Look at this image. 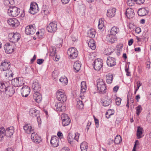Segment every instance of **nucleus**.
I'll list each match as a JSON object with an SVG mask.
<instances>
[{
  "mask_svg": "<svg viewBox=\"0 0 151 151\" xmlns=\"http://www.w3.org/2000/svg\"><path fill=\"white\" fill-rule=\"evenodd\" d=\"M81 94L83 93L86 92L87 87L86 83L85 81H82L81 82Z\"/></svg>",
  "mask_w": 151,
  "mask_h": 151,
  "instance_id": "7c9ffc66",
  "label": "nucleus"
},
{
  "mask_svg": "<svg viewBox=\"0 0 151 151\" xmlns=\"http://www.w3.org/2000/svg\"><path fill=\"white\" fill-rule=\"evenodd\" d=\"M23 129L25 132L28 134H32L34 131V129L32 128L31 124H26L23 126Z\"/></svg>",
  "mask_w": 151,
  "mask_h": 151,
  "instance_id": "4468645a",
  "label": "nucleus"
},
{
  "mask_svg": "<svg viewBox=\"0 0 151 151\" xmlns=\"http://www.w3.org/2000/svg\"><path fill=\"white\" fill-rule=\"evenodd\" d=\"M126 14L129 18H132L134 14V10L131 8L127 9L126 11Z\"/></svg>",
  "mask_w": 151,
  "mask_h": 151,
  "instance_id": "5701e85b",
  "label": "nucleus"
},
{
  "mask_svg": "<svg viewBox=\"0 0 151 151\" xmlns=\"http://www.w3.org/2000/svg\"><path fill=\"white\" fill-rule=\"evenodd\" d=\"M31 138L33 142L37 143H39L41 141L40 137L34 132L32 134Z\"/></svg>",
  "mask_w": 151,
  "mask_h": 151,
  "instance_id": "a211bd4d",
  "label": "nucleus"
},
{
  "mask_svg": "<svg viewBox=\"0 0 151 151\" xmlns=\"http://www.w3.org/2000/svg\"><path fill=\"white\" fill-rule=\"evenodd\" d=\"M104 19H99L98 27L99 29H101L104 26Z\"/></svg>",
  "mask_w": 151,
  "mask_h": 151,
  "instance_id": "79ce46f5",
  "label": "nucleus"
},
{
  "mask_svg": "<svg viewBox=\"0 0 151 151\" xmlns=\"http://www.w3.org/2000/svg\"><path fill=\"white\" fill-rule=\"evenodd\" d=\"M81 64L79 61H76L74 63L73 68L75 70V71L77 72L80 69L81 66Z\"/></svg>",
  "mask_w": 151,
  "mask_h": 151,
  "instance_id": "bb28decb",
  "label": "nucleus"
},
{
  "mask_svg": "<svg viewBox=\"0 0 151 151\" xmlns=\"http://www.w3.org/2000/svg\"><path fill=\"white\" fill-rule=\"evenodd\" d=\"M142 129L140 127H138L137 131V136L138 139L142 137L141 135L142 134Z\"/></svg>",
  "mask_w": 151,
  "mask_h": 151,
  "instance_id": "ea45409f",
  "label": "nucleus"
},
{
  "mask_svg": "<svg viewBox=\"0 0 151 151\" xmlns=\"http://www.w3.org/2000/svg\"><path fill=\"white\" fill-rule=\"evenodd\" d=\"M97 87L99 93H103L106 92V86L102 79L99 78L97 81Z\"/></svg>",
  "mask_w": 151,
  "mask_h": 151,
  "instance_id": "f257e3e1",
  "label": "nucleus"
},
{
  "mask_svg": "<svg viewBox=\"0 0 151 151\" xmlns=\"http://www.w3.org/2000/svg\"><path fill=\"white\" fill-rule=\"evenodd\" d=\"M137 88H136V91H137V90L139 89V87L141 86L142 85V83H141L139 81H138L137 82Z\"/></svg>",
  "mask_w": 151,
  "mask_h": 151,
  "instance_id": "bf43d9fd",
  "label": "nucleus"
},
{
  "mask_svg": "<svg viewBox=\"0 0 151 151\" xmlns=\"http://www.w3.org/2000/svg\"><path fill=\"white\" fill-rule=\"evenodd\" d=\"M87 143L85 142H82L80 148L81 151H87Z\"/></svg>",
  "mask_w": 151,
  "mask_h": 151,
  "instance_id": "f704fd0d",
  "label": "nucleus"
},
{
  "mask_svg": "<svg viewBox=\"0 0 151 151\" xmlns=\"http://www.w3.org/2000/svg\"><path fill=\"white\" fill-rule=\"evenodd\" d=\"M121 99L120 98H117L116 99V103L117 105H119L120 104L121 102Z\"/></svg>",
  "mask_w": 151,
  "mask_h": 151,
  "instance_id": "5fc2aeb1",
  "label": "nucleus"
},
{
  "mask_svg": "<svg viewBox=\"0 0 151 151\" xmlns=\"http://www.w3.org/2000/svg\"><path fill=\"white\" fill-rule=\"evenodd\" d=\"M19 8L16 6L10 7L8 10V14L9 16L16 17L18 16L20 12Z\"/></svg>",
  "mask_w": 151,
  "mask_h": 151,
  "instance_id": "f03ea898",
  "label": "nucleus"
},
{
  "mask_svg": "<svg viewBox=\"0 0 151 151\" xmlns=\"http://www.w3.org/2000/svg\"><path fill=\"white\" fill-rule=\"evenodd\" d=\"M134 0H127V4L129 6H132L134 5Z\"/></svg>",
  "mask_w": 151,
  "mask_h": 151,
  "instance_id": "603ef678",
  "label": "nucleus"
},
{
  "mask_svg": "<svg viewBox=\"0 0 151 151\" xmlns=\"http://www.w3.org/2000/svg\"><path fill=\"white\" fill-rule=\"evenodd\" d=\"M60 82L62 83L63 84H66L68 83V80L67 78L64 77L60 78L59 79Z\"/></svg>",
  "mask_w": 151,
  "mask_h": 151,
  "instance_id": "a18cd8bd",
  "label": "nucleus"
},
{
  "mask_svg": "<svg viewBox=\"0 0 151 151\" xmlns=\"http://www.w3.org/2000/svg\"><path fill=\"white\" fill-rule=\"evenodd\" d=\"M21 91L22 96L27 97L29 94L30 92V88L27 86H25L22 88Z\"/></svg>",
  "mask_w": 151,
  "mask_h": 151,
  "instance_id": "9b49d317",
  "label": "nucleus"
},
{
  "mask_svg": "<svg viewBox=\"0 0 151 151\" xmlns=\"http://www.w3.org/2000/svg\"><path fill=\"white\" fill-rule=\"evenodd\" d=\"M14 132L13 127H10L5 130V135L8 137L12 135Z\"/></svg>",
  "mask_w": 151,
  "mask_h": 151,
  "instance_id": "393cba45",
  "label": "nucleus"
},
{
  "mask_svg": "<svg viewBox=\"0 0 151 151\" xmlns=\"http://www.w3.org/2000/svg\"><path fill=\"white\" fill-rule=\"evenodd\" d=\"M139 144V142L138 140H136L135 142V144L134 145V146L132 149V151H136V147L137 145H138Z\"/></svg>",
  "mask_w": 151,
  "mask_h": 151,
  "instance_id": "4d7b16f0",
  "label": "nucleus"
},
{
  "mask_svg": "<svg viewBox=\"0 0 151 151\" xmlns=\"http://www.w3.org/2000/svg\"><path fill=\"white\" fill-rule=\"evenodd\" d=\"M63 104L60 102L59 103H57L55 104V106L56 107L57 110V111H60V109L62 106V105Z\"/></svg>",
  "mask_w": 151,
  "mask_h": 151,
  "instance_id": "3c124183",
  "label": "nucleus"
},
{
  "mask_svg": "<svg viewBox=\"0 0 151 151\" xmlns=\"http://www.w3.org/2000/svg\"><path fill=\"white\" fill-rule=\"evenodd\" d=\"M39 11V8L36 2L31 3L29 11V12L32 14H34L37 13Z\"/></svg>",
  "mask_w": 151,
  "mask_h": 151,
  "instance_id": "6e6552de",
  "label": "nucleus"
},
{
  "mask_svg": "<svg viewBox=\"0 0 151 151\" xmlns=\"http://www.w3.org/2000/svg\"><path fill=\"white\" fill-rule=\"evenodd\" d=\"M47 29L49 32H55L57 29V22H54L50 23L47 27Z\"/></svg>",
  "mask_w": 151,
  "mask_h": 151,
  "instance_id": "1a4fd4ad",
  "label": "nucleus"
},
{
  "mask_svg": "<svg viewBox=\"0 0 151 151\" xmlns=\"http://www.w3.org/2000/svg\"><path fill=\"white\" fill-rule=\"evenodd\" d=\"M5 135V130L4 127L0 128V141H1Z\"/></svg>",
  "mask_w": 151,
  "mask_h": 151,
  "instance_id": "2f4dec72",
  "label": "nucleus"
},
{
  "mask_svg": "<svg viewBox=\"0 0 151 151\" xmlns=\"http://www.w3.org/2000/svg\"><path fill=\"white\" fill-rule=\"evenodd\" d=\"M88 46L92 50H94L96 48L95 42L94 40L90 39L88 43Z\"/></svg>",
  "mask_w": 151,
  "mask_h": 151,
  "instance_id": "cd10ccee",
  "label": "nucleus"
},
{
  "mask_svg": "<svg viewBox=\"0 0 151 151\" xmlns=\"http://www.w3.org/2000/svg\"><path fill=\"white\" fill-rule=\"evenodd\" d=\"M114 50L113 49H111V48H108L105 50L104 52L105 55H110L113 52Z\"/></svg>",
  "mask_w": 151,
  "mask_h": 151,
  "instance_id": "c03bdc74",
  "label": "nucleus"
},
{
  "mask_svg": "<svg viewBox=\"0 0 151 151\" xmlns=\"http://www.w3.org/2000/svg\"><path fill=\"white\" fill-rule=\"evenodd\" d=\"M35 32V27L32 25L27 26L25 28V32L27 35H33Z\"/></svg>",
  "mask_w": 151,
  "mask_h": 151,
  "instance_id": "9d476101",
  "label": "nucleus"
},
{
  "mask_svg": "<svg viewBox=\"0 0 151 151\" xmlns=\"http://www.w3.org/2000/svg\"><path fill=\"white\" fill-rule=\"evenodd\" d=\"M6 88L4 83L3 82H0V91H4Z\"/></svg>",
  "mask_w": 151,
  "mask_h": 151,
  "instance_id": "09e8293b",
  "label": "nucleus"
},
{
  "mask_svg": "<svg viewBox=\"0 0 151 151\" xmlns=\"http://www.w3.org/2000/svg\"><path fill=\"white\" fill-rule=\"evenodd\" d=\"M147 119L149 122L151 123V114H148L147 116Z\"/></svg>",
  "mask_w": 151,
  "mask_h": 151,
  "instance_id": "0e129e2a",
  "label": "nucleus"
},
{
  "mask_svg": "<svg viewBox=\"0 0 151 151\" xmlns=\"http://www.w3.org/2000/svg\"><path fill=\"white\" fill-rule=\"evenodd\" d=\"M119 32V29L118 28L116 27H114L112 28L109 34L115 35Z\"/></svg>",
  "mask_w": 151,
  "mask_h": 151,
  "instance_id": "72a5a7b5",
  "label": "nucleus"
},
{
  "mask_svg": "<svg viewBox=\"0 0 151 151\" xmlns=\"http://www.w3.org/2000/svg\"><path fill=\"white\" fill-rule=\"evenodd\" d=\"M41 13L42 14H47L49 13V11L47 9H42L41 11Z\"/></svg>",
  "mask_w": 151,
  "mask_h": 151,
  "instance_id": "13d9d810",
  "label": "nucleus"
},
{
  "mask_svg": "<svg viewBox=\"0 0 151 151\" xmlns=\"http://www.w3.org/2000/svg\"><path fill=\"white\" fill-rule=\"evenodd\" d=\"M33 98L38 103H40L42 99V96L39 92L35 93L33 95Z\"/></svg>",
  "mask_w": 151,
  "mask_h": 151,
  "instance_id": "4be33fe9",
  "label": "nucleus"
},
{
  "mask_svg": "<svg viewBox=\"0 0 151 151\" xmlns=\"http://www.w3.org/2000/svg\"><path fill=\"white\" fill-rule=\"evenodd\" d=\"M84 105L82 101L79 100L77 101L76 107L77 109L82 110L83 109Z\"/></svg>",
  "mask_w": 151,
  "mask_h": 151,
  "instance_id": "c9c22d12",
  "label": "nucleus"
},
{
  "mask_svg": "<svg viewBox=\"0 0 151 151\" xmlns=\"http://www.w3.org/2000/svg\"><path fill=\"white\" fill-rule=\"evenodd\" d=\"M9 36L12 37L10 39L12 42H17L20 38V34L17 32L11 33L9 34Z\"/></svg>",
  "mask_w": 151,
  "mask_h": 151,
  "instance_id": "ddd939ff",
  "label": "nucleus"
},
{
  "mask_svg": "<svg viewBox=\"0 0 151 151\" xmlns=\"http://www.w3.org/2000/svg\"><path fill=\"white\" fill-rule=\"evenodd\" d=\"M36 58V56L35 55H34L32 59L31 60L30 62L31 63H32L35 60Z\"/></svg>",
  "mask_w": 151,
  "mask_h": 151,
  "instance_id": "774afa93",
  "label": "nucleus"
},
{
  "mask_svg": "<svg viewBox=\"0 0 151 151\" xmlns=\"http://www.w3.org/2000/svg\"><path fill=\"white\" fill-rule=\"evenodd\" d=\"M4 49L5 52L8 54L11 53L14 51L13 47L9 43H7L5 45Z\"/></svg>",
  "mask_w": 151,
  "mask_h": 151,
  "instance_id": "6ab92c4d",
  "label": "nucleus"
},
{
  "mask_svg": "<svg viewBox=\"0 0 151 151\" xmlns=\"http://www.w3.org/2000/svg\"><path fill=\"white\" fill-rule=\"evenodd\" d=\"M122 139L120 135H117L115 138L114 142L116 144H119L122 141Z\"/></svg>",
  "mask_w": 151,
  "mask_h": 151,
  "instance_id": "58836bf2",
  "label": "nucleus"
},
{
  "mask_svg": "<svg viewBox=\"0 0 151 151\" xmlns=\"http://www.w3.org/2000/svg\"><path fill=\"white\" fill-rule=\"evenodd\" d=\"M116 9L115 8H110L107 10V15L109 17H114L115 14Z\"/></svg>",
  "mask_w": 151,
  "mask_h": 151,
  "instance_id": "b1692460",
  "label": "nucleus"
},
{
  "mask_svg": "<svg viewBox=\"0 0 151 151\" xmlns=\"http://www.w3.org/2000/svg\"><path fill=\"white\" fill-rule=\"evenodd\" d=\"M136 113L137 115L138 116L142 110V107L140 105H139L136 108Z\"/></svg>",
  "mask_w": 151,
  "mask_h": 151,
  "instance_id": "49530a36",
  "label": "nucleus"
},
{
  "mask_svg": "<svg viewBox=\"0 0 151 151\" xmlns=\"http://www.w3.org/2000/svg\"><path fill=\"white\" fill-rule=\"evenodd\" d=\"M111 102V99L109 98L104 101L103 103V105L104 106H109Z\"/></svg>",
  "mask_w": 151,
  "mask_h": 151,
  "instance_id": "37998d69",
  "label": "nucleus"
},
{
  "mask_svg": "<svg viewBox=\"0 0 151 151\" xmlns=\"http://www.w3.org/2000/svg\"><path fill=\"white\" fill-rule=\"evenodd\" d=\"M11 83L12 85L14 87L21 86L24 84L23 81L21 78H16L12 79Z\"/></svg>",
  "mask_w": 151,
  "mask_h": 151,
  "instance_id": "0eeeda50",
  "label": "nucleus"
},
{
  "mask_svg": "<svg viewBox=\"0 0 151 151\" xmlns=\"http://www.w3.org/2000/svg\"><path fill=\"white\" fill-rule=\"evenodd\" d=\"M61 119H62V122L67 119H70L68 115L65 114H63L61 115Z\"/></svg>",
  "mask_w": 151,
  "mask_h": 151,
  "instance_id": "8fccbe9b",
  "label": "nucleus"
},
{
  "mask_svg": "<svg viewBox=\"0 0 151 151\" xmlns=\"http://www.w3.org/2000/svg\"><path fill=\"white\" fill-rule=\"evenodd\" d=\"M57 135L60 138H62L63 136V134L60 132H59L58 133Z\"/></svg>",
  "mask_w": 151,
  "mask_h": 151,
  "instance_id": "338daca9",
  "label": "nucleus"
},
{
  "mask_svg": "<svg viewBox=\"0 0 151 151\" xmlns=\"http://www.w3.org/2000/svg\"><path fill=\"white\" fill-rule=\"evenodd\" d=\"M113 79V76L112 74H108L106 76V82L110 84L112 83Z\"/></svg>",
  "mask_w": 151,
  "mask_h": 151,
  "instance_id": "473e14b6",
  "label": "nucleus"
},
{
  "mask_svg": "<svg viewBox=\"0 0 151 151\" xmlns=\"http://www.w3.org/2000/svg\"><path fill=\"white\" fill-rule=\"evenodd\" d=\"M119 88V87L117 86H116L113 88V91L114 92H116Z\"/></svg>",
  "mask_w": 151,
  "mask_h": 151,
  "instance_id": "69168bd1",
  "label": "nucleus"
},
{
  "mask_svg": "<svg viewBox=\"0 0 151 151\" xmlns=\"http://www.w3.org/2000/svg\"><path fill=\"white\" fill-rule=\"evenodd\" d=\"M36 117L37 118V122L38 123L39 125V124H41V119H40V116H39V115H38Z\"/></svg>",
  "mask_w": 151,
  "mask_h": 151,
  "instance_id": "e2e57ef3",
  "label": "nucleus"
},
{
  "mask_svg": "<svg viewBox=\"0 0 151 151\" xmlns=\"http://www.w3.org/2000/svg\"><path fill=\"white\" fill-rule=\"evenodd\" d=\"M29 115L33 117H37L39 115L38 111L34 108H31L29 111Z\"/></svg>",
  "mask_w": 151,
  "mask_h": 151,
  "instance_id": "a878e982",
  "label": "nucleus"
},
{
  "mask_svg": "<svg viewBox=\"0 0 151 151\" xmlns=\"http://www.w3.org/2000/svg\"><path fill=\"white\" fill-rule=\"evenodd\" d=\"M70 122V119H67L62 122V125L63 126H65L68 125Z\"/></svg>",
  "mask_w": 151,
  "mask_h": 151,
  "instance_id": "de8ad7c7",
  "label": "nucleus"
},
{
  "mask_svg": "<svg viewBox=\"0 0 151 151\" xmlns=\"http://www.w3.org/2000/svg\"><path fill=\"white\" fill-rule=\"evenodd\" d=\"M44 60L43 59H39L37 60V63L38 64H41L44 62Z\"/></svg>",
  "mask_w": 151,
  "mask_h": 151,
  "instance_id": "6e6d98bb",
  "label": "nucleus"
},
{
  "mask_svg": "<svg viewBox=\"0 0 151 151\" xmlns=\"http://www.w3.org/2000/svg\"><path fill=\"white\" fill-rule=\"evenodd\" d=\"M4 91L6 95L9 96H12L15 92L14 89L11 86L7 87Z\"/></svg>",
  "mask_w": 151,
  "mask_h": 151,
  "instance_id": "f3484780",
  "label": "nucleus"
},
{
  "mask_svg": "<svg viewBox=\"0 0 151 151\" xmlns=\"http://www.w3.org/2000/svg\"><path fill=\"white\" fill-rule=\"evenodd\" d=\"M59 138L57 137H52L50 140V143L53 147H56L58 145Z\"/></svg>",
  "mask_w": 151,
  "mask_h": 151,
  "instance_id": "412c9836",
  "label": "nucleus"
},
{
  "mask_svg": "<svg viewBox=\"0 0 151 151\" xmlns=\"http://www.w3.org/2000/svg\"><path fill=\"white\" fill-rule=\"evenodd\" d=\"M57 98L58 100L63 102L66 101L67 98L66 95L65 93L60 90L57 91L56 93Z\"/></svg>",
  "mask_w": 151,
  "mask_h": 151,
  "instance_id": "423d86ee",
  "label": "nucleus"
},
{
  "mask_svg": "<svg viewBox=\"0 0 151 151\" xmlns=\"http://www.w3.org/2000/svg\"><path fill=\"white\" fill-rule=\"evenodd\" d=\"M32 87L35 93L39 92L41 90V86L38 81L36 80L34 82Z\"/></svg>",
  "mask_w": 151,
  "mask_h": 151,
  "instance_id": "2eb2a0df",
  "label": "nucleus"
},
{
  "mask_svg": "<svg viewBox=\"0 0 151 151\" xmlns=\"http://www.w3.org/2000/svg\"><path fill=\"white\" fill-rule=\"evenodd\" d=\"M107 39L111 43H114L116 40V39L115 38V35L110 34L107 36Z\"/></svg>",
  "mask_w": 151,
  "mask_h": 151,
  "instance_id": "c756f323",
  "label": "nucleus"
},
{
  "mask_svg": "<svg viewBox=\"0 0 151 151\" xmlns=\"http://www.w3.org/2000/svg\"><path fill=\"white\" fill-rule=\"evenodd\" d=\"M68 136H70L71 139L73 141L74 140L78 141L79 137V134L78 133H76L72 135L69 134Z\"/></svg>",
  "mask_w": 151,
  "mask_h": 151,
  "instance_id": "e433bc0d",
  "label": "nucleus"
},
{
  "mask_svg": "<svg viewBox=\"0 0 151 151\" xmlns=\"http://www.w3.org/2000/svg\"><path fill=\"white\" fill-rule=\"evenodd\" d=\"M114 114V111L113 110L109 109L106 113V116L108 119L109 118L110 116Z\"/></svg>",
  "mask_w": 151,
  "mask_h": 151,
  "instance_id": "a19ab883",
  "label": "nucleus"
},
{
  "mask_svg": "<svg viewBox=\"0 0 151 151\" xmlns=\"http://www.w3.org/2000/svg\"><path fill=\"white\" fill-rule=\"evenodd\" d=\"M96 34V32L93 29H90L88 31V36L90 37L93 38L94 37Z\"/></svg>",
  "mask_w": 151,
  "mask_h": 151,
  "instance_id": "4c0bfd02",
  "label": "nucleus"
},
{
  "mask_svg": "<svg viewBox=\"0 0 151 151\" xmlns=\"http://www.w3.org/2000/svg\"><path fill=\"white\" fill-rule=\"evenodd\" d=\"M8 24L12 27H17L19 25L18 20L15 18L9 19L7 20Z\"/></svg>",
  "mask_w": 151,
  "mask_h": 151,
  "instance_id": "f8f14e48",
  "label": "nucleus"
},
{
  "mask_svg": "<svg viewBox=\"0 0 151 151\" xmlns=\"http://www.w3.org/2000/svg\"><path fill=\"white\" fill-rule=\"evenodd\" d=\"M106 62L107 65L110 67L114 66L116 64L115 58L110 56L108 57Z\"/></svg>",
  "mask_w": 151,
  "mask_h": 151,
  "instance_id": "dca6fc26",
  "label": "nucleus"
},
{
  "mask_svg": "<svg viewBox=\"0 0 151 151\" xmlns=\"http://www.w3.org/2000/svg\"><path fill=\"white\" fill-rule=\"evenodd\" d=\"M66 110V107L65 106H63L62 105V107H61L60 109V111H65Z\"/></svg>",
  "mask_w": 151,
  "mask_h": 151,
  "instance_id": "680f3d73",
  "label": "nucleus"
},
{
  "mask_svg": "<svg viewBox=\"0 0 151 151\" xmlns=\"http://www.w3.org/2000/svg\"><path fill=\"white\" fill-rule=\"evenodd\" d=\"M50 55L52 56H54L55 57V59H54V60L56 61H58L59 60V58H57L55 48L54 47H51L50 48Z\"/></svg>",
  "mask_w": 151,
  "mask_h": 151,
  "instance_id": "aec40b11",
  "label": "nucleus"
},
{
  "mask_svg": "<svg viewBox=\"0 0 151 151\" xmlns=\"http://www.w3.org/2000/svg\"><path fill=\"white\" fill-rule=\"evenodd\" d=\"M147 11L144 8L139 9L138 11V15L140 16H143L147 13Z\"/></svg>",
  "mask_w": 151,
  "mask_h": 151,
  "instance_id": "c85d7f7f",
  "label": "nucleus"
},
{
  "mask_svg": "<svg viewBox=\"0 0 151 151\" xmlns=\"http://www.w3.org/2000/svg\"><path fill=\"white\" fill-rule=\"evenodd\" d=\"M10 67V64L9 62H7L5 60L4 62H2L1 63V65L0 66V69L2 71V73H3V71H6V73H5L4 75L5 77H7V71H9L8 69Z\"/></svg>",
  "mask_w": 151,
  "mask_h": 151,
  "instance_id": "7ed1b4c3",
  "label": "nucleus"
},
{
  "mask_svg": "<svg viewBox=\"0 0 151 151\" xmlns=\"http://www.w3.org/2000/svg\"><path fill=\"white\" fill-rule=\"evenodd\" d=\"M135 2L137 4H142L144 2V0H134Z\"/></svg>",
  "mask_w": 151,
  "mask_h": 151,
  "instance_id": "864d4df0",
  "label": "nucleus"
},
{
  "mask_svg": "<svg viewBox=\"0 0 151 151\" xmlns=\"http://www.w3.org/2000/svg\"><path fill=\"white\" fill-rule=\"evenodd\" d=\"M135 32L138 34L139 33L141 32V28L139 27H137L135 29Z\"/></svg>",
  "mask_w": 151,
  "mask_h": 151,
  "instance_id": "052dcab7",
  "label": "nucleus"
},
{
  "mask_svg": "<svg viewBox=\"0 0 151 151\" xmlns=\"http://www.w3.org/2000/svg\"><path fill=\"white\" fill-rule=\"evenodd\" d=\"M103 60L101 59H97L93 62V65L94 69L97 71L99 70L103 65Z\"/></svg>",
  "mask_w": 151,
  "mask_h": 151,
  "instance_id": "39448f33",
  "label": "nucleus"
},
{
  "mask_svg": "<svg viewBox=\"0 0 151 151\" xmlns=\"http://www.w3.org/2000/svg\"><path fill=\"white\" fill-rule=\"evenodd\" d=\"M67 53L70 59H74L78 56V52L75 48L71 47L68 50Z\"/></svg>",
  "mask_w": 151,
  "mask_h": 151,
  "instance_id": "20e7f679",
  "label": "nucleus"
}]
</instances>
